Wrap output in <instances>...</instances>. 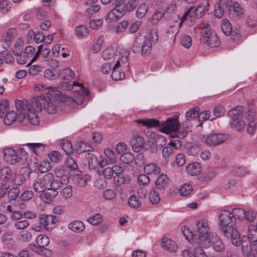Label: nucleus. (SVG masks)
Listing matches in <instances>:
<instances>
[{"instance_id":"f257e3e1","label":"nucleus","mask_w":257,"mask_h":257,"mask_svg":"<svg viewBox=\"0 0 257 257\" xmlns=\"http://www.w3.org/2000/svg\"><path fill=\"white\" fill-rule=\"evenodd\" d=\"M48 92L46 95L35 97L31 101L27 100H16L15 105L17 109L20 111L21 117L24 118L27 114L28 120L31 124L36 125L39 123L37 112L42 109L49 114L57 112L59 106L62 92L54 87H48Z\"/></svg>"},{"instance_id":"f03ea898","label":"nucleus","mask_w":257,"mask_h":257,"mask_svg":"<svg viewBox=\"0 0 257 257\" xmlns=\"http://www.w3.org/2000/svg\"><path fill=\"white\" fill-rule=\"evenodd\" d=\"M218 219L221 233L230 239L233 245L238 246L240 235L235 226L236 219L234 214L228 210H222L220 211Z\"/></svg>"},{"instance_id":"7ed1b4c3","label":"nucleus","mask_w":257,"mask_h":257,"mask_svg":"<svg viewBox=\"0 0 257 257\" xmlns=\"http://www.w3.org/2000/svg\"><path fill=\"white\" fill-rule=\"evenodd\" d=\"M180 123L177 118H169L165 121H160V124L157 127L160 128V131L165 133H171V137L183 138L188 135L187 130L181 131Z\"/></svg>"},{"instance_id":"20e7f679","label":"nucleus","mask_w":257,"mask_h":257,"mask_svg":"<svg viewBox=\"0 0 257 257\" xmlns=\"http://www.w3.org/2000/svg\"><path fill=\"white\" fill-rule=\"evenodd\" d=\"M48 178H50V180L48 183V191L46 193L40 194V198L46 203H49L52 198H55L58 195V190L64 185H65L63 182L55 179L54 175L51 173H48Z\"/></svg>"},{"instance_id":"39448f33","label":"nucleus","mask_w":257,"mask_h":257,"mask_svg":"<svg viewBox=\"0 0 257 257\" xmlns=\"http://www.w3.org/2000/svg\"><path fill=\"white\" fill-rule=\"evenodd\" d=\"M196 227L194 232V241H198L203 247H208L209 227L207 221L205 219L199 220L196 223Z\"/></svg>"},{"instance_id":"423d86ee","label":"nucleus","mask_w":257,"mask_h":257,"mask_svg":"<svg viewBox=\"0 0 257 257\" xmlns=\"http://www.w3.org/2000/svg\"><path fill=\"white\" fill-rule=\"evenodd\" d=\"M200 40L211 48L216 47L220 44L219 38L208 24L204 25L201 29Z\"/></svg>"},{"instance_id":"0eeeda50","label":"nucleus","mask_w":257,"mask_h":257,"mask_svg":"<svg viewBox=\"0 0 257 257\" xmlns=\"http://www.w3.org/2000/svg\"><path fill=\"white\" fill-rule=\"evenodd\" d=\"M49 242V238L47 235L40 234L36 239V244L31 245L30 248L33 252L42 256L49 257L52 255V251L46 248Z\"/></svg>"},{"instance_id":"6e6552de","label":"nucleus","mask_w":257,"mask_h":257,"mask_svg":"<svg viewBox=\"0 0 257 257\" xmlns=\"http://www.w3.org/2000/svg\"><path fill=\"white\" fill-rule=\"evenodd\" d=\"M241 250L244 255L246 257H255L257 254V246L254 245V241L252 240L247 236H243L241 240L240 239Z\"/></svg>"},{"instance_id":"1a4fd4ad","label":"nucleus","mask_w":257,"mask_h":257,"mask_svg":"<svg viewBox=\"0 0 257 257\" xmlns=\"http://www.w3.org/2000/svg\"><path fill=\"white\" fill-rule=\"evenodd\" d=\"M3 156L4 160L12 165L16 164L22 165L25 162V157L19 158V152H16L11 148L4 149Z\"/></svg>"},{"instance_id":"9d476101","label":"nucleus","mask_w":257,"mask_h":257,"mask_svg":"<svg viewBox=\"0 0 257 257\" xmlns=\"http://www.w3.org/2000/svg\"><path fill=\"white\" fill-rule=\"evenodd\" d=\"M49 180L50 178H48V173L34 181L33 184V189L36 192L41 193V194L46 193L49 189Z\"/></svg>"},{"instance_id":"9b49d317","label":"nucleus","mask_w":257,"mask_h":257,"mask_svg":"<svg viewBox=\"0 0 257 257\" xmlns=\"http://www.w3.org/2000/svg\"><path fill=\"white\" fill-rule=\"evenodd\" d=\"M195 247L194 249V253H192L188 249L184 250L182 251V255L183 257H208L203 250V247L198 243V241H195Z\"/></svg>"},{"instance_id":"f8f14e48","label":"nucleus","mask_w":257,"mask_h":257,"mask_svg":"<svg viewBox=\"0 0 257 257\" xmlns=\"http://www.w3.org/2000/svg\"><path fill=\"white\" fill-rule=\"evenodd\" d=\"M227 139L226 136L221 134H211L207 136L205 143L210 146H215L221 144Z\"/></svg>"},{"instance_id":"ddd939ff","label":"nucleus","mask_w":257,"mask_h":257,"mask_svg":"<svg viewBox=\"0 0 257 257\" xmlns=\"http://www.w3.org/2000/svg\"><path fill=\"white\" fill-rule=\"evenodd\" d=\"M39 223L41 226H43L47 230L54 227L58 220L56 216L54 215H42L39 218Z\"/></svg>"},{"instance_id":"4468645a","label":"nucleus","mask_w":257,"mask_h":257,"mask_svg":"<svg viewBox=\"0 0 257 257\" xmlns=\"http://www.w3.org/2000/svg\"><path fill=\"white\" fill-rule=\"evenodd\" d=\"M16 107H17L16 106ZM16 110L17 112L16 113L14 110H12L10 112H8L6 113V115H4V123L6 125H9L11 124L13 122H14L16 118H17L18 120L21 122L23 120L26 118L28 119L27 114L26 115L25 117L22 118L21 116L20 111L17 109L16 108Z\"/></svg>"},{"instance_id":"2eb2a0df","label":"nucleus","mask_w":257,"mask_h":257,"mask_svg":"<svg viewBox=\"0 0 257 257\" xmlns=\"http://www.w3.org/2000/svg\"><path fill=\"white\" fill-rule=\"evenodd\" d=\"M123 7H115L105 16V20L108 22L117 21L121 18L125 13Z\"/></svg>"},{"instance_id":"dca6fc26","label":"nucleus","mask_w":257,"mask_h":257,"mask_svg":"<svg viewBox=\"0 0 257 257\" xmlns=\"http://www.w3.org/2000/svg\"><path fill=\"white\" fill-rule=\"evenodd\" d=\"M210 244L214 250L217 252H222L225 249V245L222 239L216 234H212L208 239Z\"/></svg>"},{"instance_id":"f3484780","label":"nucleus","mask_w":257,"mask_h":257,"mask_svg":"<svg viewBox=\"0 0 257 257\" xmlns=\"http://www.w3.org/2000/svg\"><path fill=\"white\" fill-rule=\"evenodd\" d=\"M145 140L139 136H134L130 141V144L132 149L136 152H139L144 147Z\"/></svg>"},{"instance_id":"a211bd4d","label":"nucleus","mask_w":257,"mask_h":257,"mask_svg":"<svg viewBox=\"0 0 257 257\" xmlns=\"http://www.w3.org/2000/svg\"><path fill=\"white\" fill-rule=\"evenodd\" d=\"M177 7L175 4L170 5L165 10L164 15V19L166 21L170 20L176 21L179 16L176 14Z\"/></svg>"},{"instance_id":"6ab92c4d","label":"nucleus","mask_w":257,"mask_h":257,"mask_svg":"<svg viewBox=\"0 0 257 257\" xmlns=\"http://www.w3.org/2000/svg\"><path fill=\"white\" fill-rule=\"evenodd\" d=\"M55 174L57 179L62 182L65 184H67L69 181V178L67 171L65 170L64 167L56 168L55 170Z\"/></svg>"},{"instance_id":"aec40b11","label":"nucleus","mask_w":257,"mask_h":257,"mask_svg":"<svg viewBox=\"0 0 257 257\" xmlns=\"http://www.w3.org/2000/svg\"><path fill=\"white\" fill-rule=\"evenodd\" d=\"M169 180V179L166 175L164 174L160 175L155 182L157 188L161 191L165 190L168 188Z\"/></svg>"},{"instance_id":"412c9836","label":"nucleus","mask_w":257,"mask_h":257,"mask_svg":"<svg viewBox=\"0 0 257 257\" xmlns=\"http://www.w3.org/2000/svg\"><path fill=\"white\" fill-rule=\"evenodd\" d=\"M135 122L142 124L147 128L156 127L160 124V121L155 118L138 119L135 120Z\"/></svg>"},{"instance_id":"4be33fe9","label":"nucleus","mask_w":257,"mask_h":257,"mask_svg":"<svg viewBox=\"0 0 257 257\" xmlns=\"http://www.w3.org/2000/svg\"><path fill=\"white\" fill-rule=\"evenodd\" d=\"M161 245L164 249L170 252H176L178 249L175 242L169 238H164Z\"/></svg>"},{"instance_id":"5701e85b","label":"nucleus","mask_w":257,"mask_h":257,"mask_svg":"<svg viewBox=\"0 0 257 257\" xmlns=\"http://www.w3.org/2000/svg\"><path fill=\"white\" fill-rule=\"evenodd\" d=\"M186 170L187 173L191 176H197L201 172V166L199 163L193 162L186 166Z\"/></svg>"},{"instance_id":"b1692460","label":"nucleus","mask_w":257,"mask_h":257,"mask_svg":"<svg viewBox=\"0 0 257 257\" xmlns=\"http://www.w3.org/2000/svg\"><path fill=\"white\" fill-rule=\"evenodd\" d=\"M243 112V108L241 106H237L228 111L227 114L231 118L232 121H236L239 119Z\"/></svg>"},{"instance_id":"393cba45","label":"nucleus","mask_w":257,"mask_h":257,"mask_svg":"<svg viewBox=\"0 0 257 257\" xmlns=\"http://www.w3.org/2000/svg\"><path fill=\"white\" fill-rule=\"evenodd\" d=\"M86 158L88 162V166L90 169H94L99 165V157L92 153H88L86 155Z\"/></svg>"},{"instance_id":"a878e982","label":"nucleus","mask_w":257,"mask_h":257,"mask_svg":"<svg viewBox=\"0 0 257 257\" xmlns=\"http://www.w3.org/2000/svg\"><path fill=\"white\" fill-rule=\"evenodd\" d=\"M198 109V108H197ZM199 110L194 108H190L186 113V121L183 122V125L186 126V128L188 127L187 125L188 121H190L192 119H195L198 117Z\"/></svg>"},{"instance_id":"bb28decb","label":"nucleus","mask_w":257,"mask_h":257,"mask_svg":"<svg viewBox=\"0 0 257 257\" xmlns=\"http://www.w3.org/2000/svg\"><path fill=\"white\" fill-rule=\"evenodd\" d=\"M0 178L5 182H8L13 178V172L8 167H5L0 171Z\"/></svg>"},{"instance_id":"cd10ccee","label":"nucleus","mask_w":257,"mask_h":257,"mask_svg":"<svg viewBox=\"0 0 257 257\" xmlns=\"http://www.w3.org/2000/svg\"><path fill=\"white\" fill-rule=\"evenodd\" d=\"M92 150L90 145L85 142H79L75 147V151L77 154H81L84 152H90Z\"/></svg>"},{"instance_id":"c85d7f7f","label":"nucleus","mask_w":257,"mask_h":257,"mask_svg":"<svg viewBox=\"0 0 257 257\" xmlns=\"http://www.w3.org/2000/svg\"><path fill=\"white\" fill-rule=\"evenodd\" d=\"M69 228L72 231L80 233L82 232L85 229L84 224L80 221H74L68 225Z\"/></svg>"},{"instance_id":"c756f323","label":"nucleus","mask_w":257,"mask_h":257,"mask_svg":"<svg viewBox=\"0 0 257 257\" xmlns=\"http://www.w3.org/2000/svg\"><path fill=\"white\" fill-rule=\"evenodd\" d=\"M194 18H196V11L195 7H191L185 13L181 18V22L179 24L180 26L182 23L186 20H189L190 21H192Z\"/></svg>"},{"instance_id":"7c9ffc66","label":"nucleus","mask_w":257,"mask_h":257,"mask_svg":"<svg viewBox=\"0 0 257 257\" xmlns=\"http://www.w3.org/2000/svg\"><path fill=\"white\" fill-rule=\"evenodd\" d=\"M249 238L254 241V245L257 246V223L255 224H250L248 227Z\"/></svg>"},{"instance_id":"2f4dec72","label":"nucleus","mask_w":257,"mask_h":257,"mask_svg":"<svg viewBox=\"0 0 257 257\" xmlns=\"http://www.w3.org/2000/svg\"><path fill=\"white\" fill-rule=\"evenodd\" d=\"M16 35V30L14 29H9L7 33L4 34L2 39L7 43L8 46H10V44L15 39Z\"/></svg>"},{"instance_id":"473e14b6","label":"nucleus","mask_w":257,"mask_h":257,"mask_svg":"<svg viewBox=\"0 0 257 257\" xmlns=\"http://www.w3.org/2000/svg\"><path fill=\"white\" fill-rule=\"evenodd\" d=\"M144 172L147 174L157 175L160 173V167L156 164L152 163L146 165L144 169Z\"/></svg>"},{"instance_id":"72a5a7b5","label":"nucleus","mask_w":257,"mask_h":257,"mask_svg":"<svg viewBox=\"0 0 257 257\" xmlns=\"http://www.w3.org/2000/svg\"><path fill=\"white\" fill-rule=\"evenodd\" d=\"M90 176L88 174L77 175L75 177V183L79 186H85L87 182L90 180Z\"/></svg>"},{"instance_id":"f704fd0d","label":"nucleus","mask_w":257,"mask_h":257,"mask_svg":"<svg viewBox=\"0 0 257 257\" xmlns=\"http://www.w3.org/2000/svg\"><path fill=\"white\" fill-rule=\"evenodd\" d=\"M221 28L223 33L226 36L231 34L232 27L230 22L226 19H223L221 23Z\"/></svg>"},{"instance_id":"c9c22d12","label":"nucleus","mask_w":257,"mask_h":257,"mask_svg":"<svg viewBox=\"0 0 257 257\" xmlns=\"http://www.w3.org/2000/svg\"><path fill=\"white\" fill-rule=\"evenodd\" d=\"M25 146H28L32 152L37 155L43 152L45 148V145L41 143H28Z\"/></svg>"},{"instance_id":"e433bc0d","label":"nucleus","mask_w":257,"mask_h":257,"mask_svg":"<svg viewBox=\"0 0 257 257\" xmlns=\"http://www.w3.org/2000/svg\"><path fill=\"white\" fill-rule=\"evenodd\" d=\"M159 39V36L156 30H151L149 35L145 37L143 39L145 42H149L151 45H153L157 43Z\"/></svg>"},{"instance_id":"4c0bfd02","label":"nucleus","mask_w":257,"mask_h":257,"mask_svg":"<svg viewBox=\"0 0 257 257\" xmlns=\"http://www.w3.org/2000/svg\"><path fill=\"white\" fill-rule=\"evenodd\" d=\"M75 33L79 38H83L88 35V30L86 26L81 25L76 27Z\"/></svg>"},{"instance_id":"58836bf2","label":"nucleus","mask_w":257,"mask_h":257,"mask_svg":"<svg viewBox=\"0 0 257 257\" xmlns=\"http://www.w3.org/2000/svg\"><path fill=\"white\" fill-rule=\"evenodd\" d=\"M50 50L48 48H44L42 50L41 55L43 60L45 61L48 62V64L51 67H54L53 65L51 63H53L55 65L56 67H57L58 65L59 62L56 60H53L51 59V62H49V56L50 55Z\"/></svg>"},{"instance_id":"ea45409f","label":"nucleus","mask_w":257,"mask_h":257,"mask_svg":"<svg viewBox=\"0 0 257 257\" xmlns=\"http://www.w3.org/2000/svg\"><path fill=\"white\" fill-rule=\"evenodd\" d=\"M7 197L10 201L16 200L19 196L20 191V189L16 187L11 188L7 192Z\"/></svg>"},{"instance_id":"a19ab883","label":"nucleus","mask_w":257,"mask_h":257,"mask_svg":"<svg viewBox=\"0 0 257 257\" xmlns=\"http://www.w3.org/2000/svg\"><path fill=\"white\" fill-rule=\"evenodd\" d=\"M149 199L150 203L152 204H158L161 200L158 192L154 189L150 190L149 195Z\"/></svg>"},{"instance_id":"79ce46f5","label":"nucleus","mask_w":257,"mask_h":257,"mask_svg":"<svg viewBox=\"0 0 257 257\" xmlns=\"http://www.w3.org/2000/svg\"><path fill=\"white\" fill-rule=\"evenodd\" d=\"M9 110V102L7 99L0 101V117L3 118Z\"/></svg>"},{"instance_id":"37998d69","label":"nucleus","mask_w":257,"mask_h":257,"mask_svg":"<svg viewBox=\"0 0 257 257\" xmlns=\"http://www.w3.org/2000/svg\"><path fill=\"white\" fill-rule=\"evenodd\" d=\"M144 40L140 37H136L132 46V51L134 53H139L141 50Z\"/></svg>"},{"instance_id":"c03bdc74","label":"nucleus","mask_w":257,"mask_h":257,"mask_svg":"<svg viewBox=\"0 0 257 257\" xmlns=\"http://www.w3.org/2000/svg\"><path fill=\"white\" fill-rule=\"evenodd\" d=\"M60 77L64 80H70L74 78L75 73L71 69L67 68L60 72Z\"/></svg>"},{"instance_id":"a18cd8bd","label":"nucleus","mask_w":257,"mask_h":257,"mask_svg":"<svg viewBox=\"0 0 257 257\" xmlns=\"http://www.w3.org/2000/svg\"><path fill=\"white\" fill-rule=\"evenodd\" d=\"M87 221L93 225H97L102 222L103 216L100 213H97L88 218Z\"/></svg>"},{"instance_id":"49530a36","label":"nucleus","mask_w":257,"mask_h":257,"mask_svg":"<svg viewBox=\"0 0 257 257\" xmlns=\"http://www.w3.org/2000/svg\"><path fill=\"white\" fill-rule=\"evenodd\" d=\"M231 126L234 128L237 131L242 132L245 126V122L240 119L236 120V121H231L230 122Z\"/></svg>"},{"instance_id":"de8ad7c7","label":"nucleus","mask_w":257,"mask_h":257,"mask_svg":"<svg viewBox=\"0 0 257 257\" xmlns=\"http://www.w3.org/2000/svg\"><path fill=\"white\" fill-rule=\"evenodd\" d=\"M29 225V222L25 219H22L20 220H17V221H15L14 223V227L16 229L22 230H24Z\"/></svg>"},{"instance_id":"09e8293b","label":"nucleus","mask_w":257,"mask_h":257,"mask_svg":"<svg viewBox=\"0 0 257 257\" xmlns=\"http://www.w3.org/2000/svg\"><path fill=\"white\" fill-rule=\"evenodd\" d=\"M193 191V187L189 184L183 185L179 189V193L181 196H187Z\"/></svg>"},{"instance_id":"8fccbe9b","label":"nucleus","mask_w":257,"mask_h":257,"mask_svg":"<svg viewBox=\"0 0 257 257\" xmlns=\"http://www.w3.org/2000/svg\"><path fill=\"white\" fill-rule=\"evenodd\" d=\"M152 49V45L148 42V41L146 42L143 41L141 49L142 55L144 56L149 55L151 53Z\"/></svg>"},{"instance_id":"3c124183","label":"nucleus","mask_w":257,"mask_h":257,"mask_svg":"<svg viewBox=\"0 0 257 257\" xmlns=\"http://www.w3.org/2000/svg\"><path fill=\"white\" fill-rule=\"evenodd\" d=\"M50 160L55 163L60 162L62 159V156L58 151H53L48 155Z\"/></svg>"},{"instance_id":"603ef678","label":"nucleus","mask_w":257,"mask_h":257,"mask_svg":"<svg viewBox=\"0 0 257 257\" xmlns=\"http://www.w3.org/2000/svg\"><path fill=\"white\" fill-rule=\"evenodd\" d=\"M114 50L111 48H106L102 53V57L103 59L108 60L112 59H115Z\"/></svg>"},{"instance_id":"864d4df0","label":"nucleus","mask_w":257,"mask_h":257,"mask_svg":"<svg viewBox=\"0 0 257 257\" xmlns=\"http://www.w3.org/2000/svg\"><path fill=\"white\" fill-rule=\"evenodd\" d=\"M65 166L71 171H76L78 169L76 161L72 158L69 157L65 162Z\"/></svg>"},{"instance_id":"5fc2aeb1","label":"nucleus","mask_w":257,"mask_h":257,"mask_svg":"<svg viewBox=\"0 0 257 257\" xmlns=\"http://www.w3.org/2000/svg\"><path fill=\"white\" fill-rule=\"evenodd\" d=\"M113 180L116 185H123L128 184L130 182V178L128 177H124L122 174L117 176H113Z\"/></svg>"},{"instance_id":"6e6d98bb","label":"nucleus","mask_w":257,"mask_h":257,"mask_svg":"<svg viewBox=\"0 0 257 257\" xmlns=\"http://www.w3.org/2000/svg\"><path fill=\"white\" fill-rule=\"evenodd\" d=\"M18 237L19 240L23 242H28L31 238V233L28 231L23 230L19 232Z\"/></svg>"},{"instance_id":"4d7b16f0","label":"nucleus","mask_w":257,"mask_h":257,"mask_svg":"<svg viewBox=\"0 0 257 257\" xmlns=\"http://www.w3.org/2000/svg\"><path fill=\"white\" fill-rule=\"evenodd\" d=\"M148 8L146 4H142L139 6L138 7L137 13H136V16L138 18L141 19L143 18L145 15L146 14L147 11H148Z\"/></svg>"},{"instance_id":"13d9d810","label":"nucleus","mask_w":257,"mask_h":257,"mask_svg":"<svg viewBox=\"0 0 257 257\" xmlns=\"http://www.w3.org/2000/svg\"><path fill=\"white\" fill-rule=\"evenodd\" d=\"M134 159L135 157L134 155L128 152L123 153L120 157V159L121 162L127 164L133 162V161L134 160Z\"/></svg>"},{"instance_id":"bf43d9fd","label":"nucleus","mask_w":257,"mask_h":257,"mask_svg":"<svg viewBox=\"0 0 257 257\" xmlns=\"http://www.w3.org/2000/svg\"><path fill=\"white\" fill-rule=\"evenodd\" d=\"M181 44L186 48H189L192 45V39L189 35H183L180 38Z\"/></svg>"},{"instance_id":"052dcab7","label":"nucleus","mask_w":257,"mask_h":257,"mask_svg":"<svg viewBox=\"0 0 257 257\" xmlns=\"http://www.w3.org/2000/svg\"><path fill=\"white\" fill-rule=\"evenodd\" d=\"M138 3L137 0H129L127 3L123 6V9L125 12H132L135 10L138 6Z\"/></svg>"},{"instance_id":"680f3d73","label":"nucleus","mask_w":257,"mask_h":257,"mask_svg":"<svg viewBox=\"0 0 257 257\" xmlns=\"http://www.w3.org/2000/svg\"><path fill=\"white\" fill-rule=\"evenodd\" d=\"M62 148L67 155L72 154L74 152L71 143L69 141H65L62 143Z\"/></svg>"},{"instance_id":"e2e57ef3","label":"nucleus","mask_w":257,"mask_h":257,"mask_svg":"<svg viewBox=\"0 0 257 257\" xmlns=\"http://www.w3.org/2000/svg\"><path fill=\"white\" fill-rule=\"evenodd\" d=\"M128 204L130 206L133 208H139L141 205V202L137 196L132 195L129 198Z\"/></svg>"},{"instance_id":"0e129e2a","label":"nucleus","mask_w":257,"mask_h":257,"mask_svg":"<svg viewBox=\"0 0 257 257\" xmlns=\"http://www.w3.org/2000/svg\"><path fill=\"white\" fill-rule=\"evenodd\" d=\"M29 34L34 36V40L37 43L43 41L45 39V36L42 32L35 33L33 30H30L29 32Z\"/></svg>"},{"instance_id":"69168bd1","label":"nucleus","mask_w":257,"mask_h":257,"mask_svg":"<svg viewBox=\"0 0 257 257\" xmlns=\"http://www.w3.org/2000/svg\"><path fill=\"white\" fill-rule=\"evenodd\" d=\"M125 77V73L119 70H112L111 78L115 81L121 80Z\"/></svg>"},{"instance_id":"338daca9","label":"nucleus","mask_w":257,"mask_h":257,"mask_svg":"<svg viewBox=\"0 0 257 257\" xmlns=\"http://www.w3.org/2000/svg\"><path fill=\"white\" fill-rule=\"evenodd\" d=\"M11 8V3L6 0H3L0 2V9L3 13L8 12Z\"/></svg>"},{"instance_id":"774afa93","label":"nucleus","mask_w":257,"mask_h":257,"mask_svg":"<svg viewBox=\"0 0 257 257\" xmlns=\"http://www.w3.org/2000/svg\"><path fill=\"white\" fill-rule=\"evenodd\" d=\"M231 8L233 10L234 12L237 16L240 17L243 15L244 10L241 7L240 5L238 2H234Z\"/></svg>"}]
</instances>
